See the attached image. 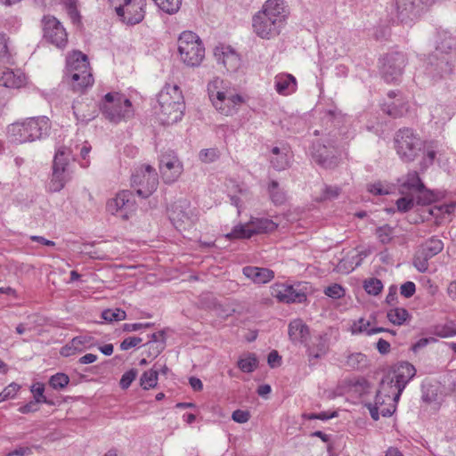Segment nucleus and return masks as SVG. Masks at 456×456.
I'll list each match as a JSON object with an SVG mask.
<instances>
[{
    "instance_id": "obj_1",
    "label": "nucleus",
    "mask_w": 456,
    "mask_h": 456,
    "mask_svg": "<svg viewBox=\"0 0 456 456\" xmlns=\"http://www.w3.org/2000/svg\"><path fill=\"white\" fill-rule=\"evenodd\" d=\"M288 15L283 0H267L252 18L253 31L260 38H273L285 27Z\"/></svg>"
},
{
    "instance_id": "obj_2",
    "label": "nucleus",
    "mask_w": 456,
    "mask_h": 456,
    "mask_svg": "<svg viewBox=\"0 0 456 456\" xmlns=\"http://www.w3.org/2000/svg\"><path fill=\"white\" fill-rule=\"evenodd\" d=\"M208 92L215 109L224 116L236 114L245 102L243 96L228 81L219 77H215L208 84Z\"/></svg>"
},
{
    "instance_id": "obj_3",
    "label": "nucleus",
    "mask_w": 456,
    "mask_h": 456,
    "mask_svg": "<svg viewBox=\"0 0 456 456\" xmlns=\"http://www.w3.org/2000/svg\"><path fill=\"white\" fill-rule=\"evenodd\" d=\"M51 121L46 116L28 118L7 127L8 138L16 143L33 142L48 136Z\"/></svg>"
},
{
    "instance_id": "obj_4",
    "label": "nucleus",
    "mask_w": 456,
    "mask_h": 456,
    "mask_svg": "<svg viewBox=\"0 0 456 456\" xmlns=\"http://www.w3.org/2000/svg\"><path fill=\"white\" fill-rule=\"evenodd\" d=\"M355 130L340 132L339 138L338 133L332 131L325 138L322 139V142H314L311 154L314 160L325 168H331L338 164V150L344 147L347 142L354 138Z\"/></svg>"
},
{
    "instance_id": "obj_5",
    "label": "nucleus",
    "mask_w": 456,
    "mask_h": 456,
    "mask_svg": "<svg viewBox=\"0 0 456 456\" xmlns=\"http://www.w3.org/2000/svg\"><path fill=\"white\" fill-rule=\"evenodd\" d=\"M403 390L397 387L391 374L386 375L380 384L373 403H368V408L371 418L378 420L379 416L390 417L395 411Z\"/></svg>"
},
{
    "instance_id": "obj_6",
    "label": "nucleus",
    "mask_w": 456,
    "mask_h": 456,
    "mask_svg": "<svg viewBox=\"0 0 456 456\" xmlns=\"http://www.w3.org/2000/svg\"><path fill=\"white\" fill-rule=\"evenodd\" d=\"M158 117L161 124L169 126L182 119L185 105L178 86L166 85L158 94Z\"/></svg>"
},
{
    "instance_id": "obj_7",
    "label": "nucleus",
    "mask_w": 456,
    "mask_h": 456,
    "mask_svg": "<svg viewBox=\"0 0 456 456\" xmlns=\"http://www.w3.org/2000/svg\"><path fill=\"white\" fill-rule=\"evenodd\" d=\"M65 78L75 91L91 86L94 82L87 56L81 52H73L67 57Z\"/></svg>"
},
{
    "instance_id": "obj_8",
    "label": "nucleus",
    "mask_w": 456,
    "mask_h": 456,
    "mask_svg": "<svg viewBox=\"0 0 456 456\" xmlns=\"http://www.w3.org/2000/svg\"><path fill=\"white\" fill-rule=\"evenodd\" d=\"M177 48L181 61L188 67H198L205 57V47L198 35L183 31L178 37Z\"/></svg>"
},
{
    "instance_id": "obj_9",
    "label": "nucleus",
    "mask_w": 456,
    "mask_h": 456,
    "mask_svg": "<svg viewBox=\"0 0 456 456\" xmlns=\"http://www.w3.org/2000/svg\"><path fill=\"white\" fill-rule=\"evenodd\" d=\"M100 110L103 116L111 122L118 123L134 116V109L129 99L119 93L105 94Z\"/></svg>"
},
{
    "instance_id": "obj_10",
    "label": "nucleus",
    "mask_w": 456,
    "mask_h": 456,
    "mask_svg": "<svg viewBox=\"0 0 456 456\" xmlns=\"http://www.w3.org/2000/svg\"><path fill=\"white\" fill-rule=\"evenodd\" d=\"M424 141L411 128L399 129L395 135V148L400 159L405 162L413 161L422 151Z\"/></svg>"
},
{
    "instance_id": "obj_11",
    "label": "nucleus",
    "mask_w": 456,
    "mask_h": 456,
    "mask_svg": "<svg viewBox=\"0 0 456 456\" xmlns=\"http://www.w3.org/2000/svg\"><path fill=\"white\" fill-rule=\"evenodd\" d=\"M131 184L136 191L138 196L142 198H148L158 187V174L151 166L142 165L133 173Z\"/></svg>"
},
{
    "instance_id": "obj_12",
    "label": "nucleus",
    "mask_w": 456,
    "mask_h": 456,
    "mask_svg": "<svg viewBox=\"0 0 456 456\" xmlns=\"http://www.w3.org/2000/svg\"><path fill=\"white\" fill-rule=\"evenodd\" d=\"M72 156L73 150L69 147L61 146L56 151L52 180L49 184L50 191H60L69 179L67 167Z\"/></svg>"
},
{
    "instance_id": "obj_13",
    "label": "nucleus",
    "mask_w": 456,
    "mask_h": 456,
    "mask_svg": "<svg viewBox=\"0 0 456 456\" xmlns=\"http://www.w3.org/2000/svg\"><path fill=\"white\" fill-rule=\"evenodd\" d=\"M277 226L271 219L252 217L248 223L234 226L225 236L228 239H249L255 234L273 232Z\"/></svg>"
},
{
    "instance_id": "obj_14",
    "label": "nucleus",
    "mask_w": 456,
    "mask_h": 456,
    "mask_svg": "<svg viewBox=\"0 0 456 456\" xmlns=\"http://www.w3.org/2000/svg\"><path fill=\"white\" fill-rule=\"evenodd\" d=\"M136 209L135 200L130 191H121L106 204V210L124 220L129 219Z\"/></svg>"
},
{
    "instance_id": "obj_15",
    "label": "nucleus",
    "mask_w": 456,
    "mask_h": 456,
    "mask_svg": "<svg viewBox=\"0 0 456 456\" xmlns=\"http://www.w3.org/2000/svg\"><path fill=\"white\" fill-rule=\"evenodd\" d=\"M305 286L301 283L289 285L275 283L271 288V295L281 303H302L306 300Z\"/></svg>"
},
{
    "instance_id": "obj_16",
    "label": "nucleus",
    "mask_w": 456,
    "mask_h": 456,
    "mask_svg": "<svg viewBox=\"0 0 456 456\" xmlns=\"http://www.w3.org/2000/svg\"><path fill=\"white\" fill-rule=\"evenodd\" d=\"M44 38L57 48L63 49L68 44V34L63 25L53 16L42 20Z\"/></svg>"
},
{
    "instance_id": "obj_17",
    "label": "nucleus",
    "mask_w": 456,
    "mask_h": 456,
    "mask_svg": "<svg viewBox=\"0 0 456 456\" xmlns=\"http://www.w3.org/2000/svg\"><path fill=\"white\" fill-rule=\"evenodd\" d=\"M444 248V242L436 236H433L421 244L417 251L413 265L420 273L428 269V260L439 254Z\"/></svg>"
},
{
    "instance_id": "obj_18",
    "label": "nucleus",
    "mask_w": 456,
    "mask_h": 456,
    "mask_svg": "<svg viewBox=\"0 0 456 456\" xmlns=\"http://www.w3.org/2000/svg\"><path fill=\"white\" fill-rule=\"evenodd\" d=\"M146 0L126 1L115 10L120 20L126 25L140 23L145 16Z\"/></svg>"
},
{
    "instance_id": "obj_19",
    "label": "nucleus",
    "mask_w": 456,
    "mask_h": 456,
    "mask_svg": "<svg viewBox=\"0 0 456 456\" xmlns=\"http://www.w3.org/2000/svg\"><path fill=\"white\" fill-rule=\"evenodd\" d=\"M406 63L405 55L402 53L387 54L382 61L381 74L387 83L399 81Z\"/></svg>"
},
{
    "instance_id": "obj_20",
    "label": "nucleus",
    "mask_w": 456,
    "mask_h": 456,
    "mask_svg": "<svg viewBox=\"0 0 456 456\" xmlns=\"http://www.w3.org/2000/svg\"><path fill=\"white\" fill-rule=\"evenodd\" d=\"M171 223L177 230L185 229L193 223L194 216L187 200H178L167 210Z\"/></svg>"
},
{
    "instance_id": "obj_21",
    "label": "nucleus",
    "mask_w": 456,
    "mask_h": 456,
    "mask_svg": "<svg viewBox=\"0 0 456 456\" xmlns=\"http://www.w3.org/2000/svg\"><path fill=\"white\" fill-rule=\"evenodd\" d=\"M159 169L166 183L175 182L183 171V163L173 154L163 155L160 159Z\"/></svg>"
},
{
    "instance_id": "obj_22",
    "label": "nucleus",
    "mask_w": 456,
    "mask_h": 456,
    "mask_svg": "<svg viewBox=\"0 0 456 456\" xmlns=\"http://www.w3.org/2000/svg\"><path fill=\"white\" fill-rule=\"evenodd\" d=\"M455 46V40L446 35L444 39L437 45L434 53V57L437 59V62L435 65L436 69H438L441 74H449L452 72L450 60L447 55Z\"/></svg>"
},
{
    "instance_id": "obj_23",
    "label": "nucleus",
    "mask_w": 456,
    "mask_h": 456,
    "mask_svg": "<svg viewBox=\"0 0 456 456\" xmlns=\"http://www.w3.org/2000/svg\"><path fill=\"white\" fill-rule=\"evenodd\" d=\"M214 56L216 61L231 72L236 71L241 63L240 55L230 45H220L215 47Z\"/></svg>"
},
{
    "instance_id": "obj_24",
    "label": "nucleus",
    "mask_w": 456,
    "mask_h": 456,
    "mask_svg": "<svg viewBox=\"0 0 456 456\" xmlns=\"http://www.w3.org/2000/svg\"><path fill=\"white\" fill-rule=\"evenodd\" d=\"M97 346L98 342L95 338L86 334L79 335L73 338L67 346L62 347L61 354L64 356H69L76 352L81 353Z\"/></svg>"
},
{
    "instance_id": "obj_25",
    "label": "nucleus",
    "mask_w": 456,
    "mask_h": 456,
    "mask_svg": "<svg viewBox=\"0 0 456 456\" xmlns=\"http://www.w3.org/2000/svg\"><path fill=\"white\" fill-rule=\"evenodd\" d=\"M73 113L77 121L82 123H87L97 116L98 108L97 105L93 102H75L73 106Z\"/></svg>"
},
{
    "instance_id": "obj_26",
    "label": "nucleus",
    "mask_w": 456,
    "mask_h": 456,
    "mask_svg": "<svg viewBox=\"0 0 456 456\" xmlns=\"http://www.w3.org/2000/svg\"><path fill=\"white\" fill-rule=\"evenodd\" d=\"M399 191L401 194L419 196L422 193L424 186L417 172L408 173L405 177L399 180Z\"/></svg>"
},
{
    "instance_id": "obj_27",
    "label": "nucleus",
    "mask_w": 456,
    "mask_h": 456,
    "mask_svg": "<svg viewBox=\"0 0 456 456\" xmlns=\"http://www.w3.org/2000/svg\"><path fill=\"white\" fill-rule=\"evenodd\" d=\"M415 367L410 362H403L395 367L391 377L394 378V381L397 385V387L403 390L407 383L415 376Z\"/></svg>"
},
{
    "instance_id": "obj_28",
    "label": "nucleus",
    "mask_w": 456,
    "mask_h": 456,
    "mask_svg": "<svg viewBox=\"0 0 456 456\" xmlns=\"http://www.w3.org/2000/svg\"><path fill=\"white\" fill-rule=\"evenodd\" d=\"M274 88L281 95H289L297 90L296 77L288 73H280L274 77Z\"/></svg>"
},
{
    "instance_id": "obj_29",
    "label": "nucleus",
    "mask_w": 456,
    "mask_h": 456,
    "mask_svg": "<svg viewBox=\"0 0 456 456\" xmlns=\"http://www.w3.org/2000/svg\"><path fill=\"white\" fill-rule=\"evenodd\" d=\"M290 151L285 144L278 147L275 146L272 149V155L270 161L272 166L277 170H284L289 166Z\"/></svg>"
},
{
    "instance_id": "obj_30",
    "label": "nucleus",
    "mask_w": 456,
    "mask_h": 456,
    "mask_svg": "<svg viewBox=\"0 0 456 456\" xmlns=\"http://www.w3.org/2000/svg\"><path fill=\"white\" fill-rule=\"evenodd\" d=\"M26 83V77L20 70L5 69L0 74V86L6 88H20Z\"/></svg>"
},
{
    "instance_id": "obj_31",
    "label": "nucleus",
    "mask_w": 456,
    "mask_h": 456,
    "mask_svg": "<svg viewBox=\"0 0 456 456\" xmlns=\"http://www.w3.org/2000/svg\"><path fill=\"white\" fill-rule=\"evenodd\" d=\"M243 274L257 284L267 283L274 277V273L267 268L257 266H246L242 269Z\"/></svg>"
},
{
    "instance_id": "obj_32",
    "label": "nucleus",
    "mask_w": 456,
    "mask_h": 456,
    "mask_svg": "<svg viewBox=\"0 0 456 456\" xmlns=\"http://www.w3.org/2000/svg\"><path fill=\"white\" fill-rule=\"evenodd\" d=\"M398 18L402 22L412 20L419 15L415 0H395Z\"/></svg>"
},
{
    "instance_id": "obj_33",
    "label": "nucleus",
    "mask_w": 456,
    "mask_h": 456,
    "mask_svg": "<svg viewBox=\"0 0 456 456\" xmlns=\"http://www.w3.org/2000/svg\"><path fill=\"white\" fill-rule=\"evenodd\" d=\"M289 336L293 342L302 343L306 346L309 329L303 321L299 319L294 320L289 325Z\"/></svg>"
},
{
    "instance_id": "obj_34",
    "label": "nucleus",
    "mask_w": 456,
    "mask_h": 456,
    "mask_svg": "<svg viewBox=\"0 0 456 456\" xmlns=\"http://www.w3.org/2000/svg\"><path fill=\"white\" fill-rule=\"evenodd\" d=\"M309 357L318 359L328 351V338L325 334L314 336L310 344H306Z\"/></svg>"
},
{
    "instance_id": "obj_35",
    "label": "nucleus",
    "mask_w": 456,
    "mask_h": 456,
    "mask_svg": "<svg viewBox=\"0 0 456 456\" xmlns=\"http://www.w3.org/2000/svg\"><path fill=\"white\" fill-rule=\"evenodd\" d=\"M385 330L383 328H370V322L363 318H360L351 326L352 334L365 333L366 335H372Z\"/></svg>"
},
{
    "instance_id": "obj_36",
    "label": "nucleus",
    "mask_w": 456,
    "mask_h": 456,
    "mask_svg": "<svg viewBox=\"0 0 456 456\" xmlns=\"http://www.w3.org/2000/svg\"><path fill=\"white\" fill-rule=\"evenodd\" d=\"M404 196L396 200L397 209L400 212H407L411 209L415 204H427L428 201L421 200L420 196L403 194Z\"/></svg>"
},
{
    "instance_id": "obj_37",
    "label": "nucleus",
    "mask_w": 456,
    "mask_h": 456,
    "mask_svg": "<svg viewBox=\"0 0 456 456\" xmlns=\"http://www.w3.org/2000/svg\"><path fill=\"white\" fill-rule=\"evenodd\" d=\"M387 317L390 322L400 326L403 325L410 318V314L406 309L403 307H395L387 312Z\"/></svg>"
},
{
    "instance_id": "obj_38",
    "label": "nucleus",
    "mask_w": 456,
    "mask_h": 456,
    "mask_svg": "<svg viewBox=\"0 0 456 456\" xmlns=\"http://www.w3.org/2000/svg\"><path fill=\"white\" fill-rule=\"evenodd\" d=\"M346 365L354 370H363L368 367L369 361L365 354L362 353H354L348 355Z\"/></svg>"
},
{
    "instance_id": "obj_39",
    "label": "nucleus",
    "mask_w": 456,
    "mask_h": 456,
    "mask_svg": "<svg viewBox=\"0 0 456 456\" xmlns=\"http://www.w3.org/2000/svg\"><path fill=\"white\" fill-rule=\"evenodd\" d=\"M258 362L254 354H248L238 361V367L246 373L253 372L257 367Z\"/></svg>"
},
{
    "instance_id": "obj_40",
    "label": "nucleus",
    "mask_w": 456,
    "mask_h": 456,
    "mask_svg": "<svg viewBox=\"0 0 456 456\" xmlns=\"http://www.w3.org/2000/svg\"><path fill=\"white\" fill-rule=\"evenodd\" d=\"M268 191L272 201L276 205H281L286 201V193L280 188L276 181H271Z\"/></svg>"
},
{
    "instance_id": "obj_41",
    "label": "nucleus",
    "mask_w": 456,
    "mask_h": 456,
    "mask_svg": "<svg viewBox=\"0 0 456 456\" xmlns=\"http://www.w3.org/2000/svg\"><path fill=\"white\" fill-rule=\"evenodd\" d=\"M158 369H151L144 371L140 379L141 386L143 389H150L154 387L158 383Z\"/></svg>"
},
{
    "instance_id": "obj_42",
    "label": "nucleus",
    "mask_w": 456,
    "mask_h": 456,
    "mask_svg": "<svg viewBox=\"0 0 456 456\" xmlns=\"http://www.w3.org/2000/svg\"><path fill=\"white\" fill-rule=\"evenodd\" d=\"M156 5L168 14L178 12L181 7L182 0H152Z\"/></svg>"
},
{
    "instance_id": "obj_43",
    "label": "nucleus",
    "mask_w": 456,
    "mask_h": 456,
    "mask_svg": "<svg viewBox=\"0 0 456 456\" xmlns=\"http://www.w3.org/2000/svg\"><path fill=\"white\" fill-rule=\"evenodd\" d=\"M30 392L33 395L34 401L38 403L53 404V403L47 400L45 393V385L41 382H36L30 387Z\"/></svg>"
},
{
    "instance_id": "obj_44",
    "label": "nucleus",
    "mask_w": 456,
    "mask_h": 456,
    "mask_svg": "<svg viewBox=\"0 0 456 456\" xmlns=\"http://www.w3.org/2000/svg\"><path fill=\"white\" fill-rule=\"evenodd\" d=\"M103 320L109 322L123 321L126 318V314L124 310L119 308L115 309H105L102 313Z\"/></svg>"
},
{
    "instance_id": "obj_45",
    "label": "nucleus",
    "mask_w": 456,
    "mask_h": 456,
    "mask_svg": "<svg viewBox=\"0 0 456 456\" xmlns=\"http://www.w3.org/2000/svg\"><path fill=\"white\" fill-rule=\"evenodd\" d=\"M363 288L368 294L376 296L381 292L383 284L380 280L370 278L364 281Z\"/></svg>"
},
{
    "instance_id": "obj_46",
    "label": "nucleus",
    "mask_w": 456,
    "mask_h": 456,
    "mask_svg": "<svg viewBox=\"0 0 456 456\" xmlns=\"http://www.w3.org/2000/svg\"><path fill=\"white\" fill-rule=\"evenodd\" d=\"M69 382V378L64 373H56L49 379L50 386L54 389H62Z\"/></svg>"
},
{
    "instance_id": "obj_47",
    "label": "nucleus",
    "mask_w": 456,
    "mask_h": 456,
    "mask_svg": "<svg viewBox=\"0 0 456 456\" xmlns=\"http://www.w3.org/2000/svg\"><path fill=\"white\" fill-rule=\"evenodd\" d=\"M219 151L216 148L203 149L199 153V159L204 163H212L218 159Z\"/></svg>"
},
{
    "instance_id": "obj_48",
    "label": "nucleus",
    "mask_w": 456,
    "mask_h": 456,
    "mask_svg": "<svg viewBox=\"0 0 456 456\" xmlns=\"http://www.w3.org/2000/svg\"><path fill=\"white\" fill-rule=\"evenodd\" d=\"M368 191L373 195H386L392 192V187L381 182H376L368 185Z\"/></svg>"
},
{
    "instance_id": "obj_49",
    "label": "nucleus",
    "mask_w": 456,
    "mask_h": 456,
    "mask_svg": "<svg viewBox=\"0 0 456 456\" xmlns=\"http://www.w3.org/2000/svg\"><path fill=\"white\" fill-rule=\"evenodd\" d=\"M393 233H394L393 228L390 227L389 225L380 226L376 230V234H377L379 240L383 244H387L392 240Z\"/></svg>"
},
{
    "instance_id": "obj_50",
    "label": "nucleus",
    "mask_w": 456,
    "mask_h": 456,
    "mask_svg": "<svg viewBox=\"0 0 456 456\" xmlns=\"http://www.w3.org/2000/svg\"><path fill=\"white\" fill-rule=\"evenodd\" d=\"M138 371L135 369H131L127 371H126L119 381L120 387L122 389H127L132 382L137 377Z\"/></svg>"
},
{
    "instance_id": "obj_51",
    "label": "nucleus",
    "mask_w": 456,
    "mask_h": 456,
    "mask_svg": "<svg viewBox=\"0 0 456 456\" xmlns=\"http://www.w3.org/2000/svg\"><path fill=\"white\" fill-rule=\"evenodd\" d=\"M248 192L247 190L240 189L238 195H232L230 197L231 202L238 209V214L240 215L242 208V202L244 200L248 199Z\"/></svg>"
},
{
    "instance_id": "obj_52",
    "label": "nucleus",
    "mask_w": 456,
    "mask_h": 456,
    "mask_svg": "<svg viewBox=\"0 0 456 456\" xmlns=\"http://www.w3.org/2000/svg\"><path fill=\"white\" fill-rule=\"evenodd\" d=\"M324 293L330 297L338 299L344 297L345 289L341 285L335 283L327 287L324 290Z\"/></svg>"
},
{
    "instance_id": "obj_53",
    "label": "nucleus",
    "mask_w": 456,
    "mask_h": 456,
    "mask_svg": "<svg viewBox=\"0 0 456 456\" xmlns=\"http://www.w3.org/2000/svg\"><path fill=\"white\" fill-rule=\"evenodd\" d=\"M360 265V261L357 260L356 262L348 261L347 259L344 258L342 259L338 266L337 270L339 273H348L354 270V268Z\"/></svg>"
},
{
    "instance_id": "obj_54",
    "label": "nucleus",
    "mask_w": 456,
    "mask_h": 456,
    "mask_svg": "<svg viewBox=\"0 0 456 456\" xmlns=\"http://www.w3.org/2000/svg\"><path fill=\"white\" fill-rule=\"evenodd\" d=\"M340 190L337 186H325L319 200H332L339 195Z\"/></svg>"
},
{
    "instance_id": "obj_55",
    "label": "nucleus",
    "mask_w": 456,
    "mask_h": 456,
    "mask_svg": "<svg viewBox=\"0 0 456 456\" xmlns=\"http://www.w3.org/2000/svg\"><path fill=\"white\" fill-rule=\"evenodd\" d=\"M434 334L440 338H451L456 335V329L446 325L436 327Z\"/></svg>"
},
{
    "instance_id": "obj_56",
    "label": "nucleus",
    "mask_w": 456,
    "mask_h": 456,
    "mask_svg": "<svg viewBox=\"0 0 456 456\" xmlns=\"http://www.w3.org/2000/svg\"><path fill=\"white\" fill-rule=\"evenodd\" d=\"M416 291V285L412 281H406L400 287V294L405 298L411 297Z\"/></svg>"
},
{
    "instance_id": "obj_57",
    "label": "nucleus",
    "mask_w": 456,
    "mask_h": 456,
    "mask_svg": "<svg viewBox=\"0 0 456 456\" xmlns=\"http://www.w3.org/2000/svg\"><path fill=\"white\" fill-rule=\"evenodd\" d=\"M142 341V339L138 337L126 338L120 343V349L126 351L132 347L137 346Z\"/></svg>"
},
{
    "instance_id": "obj_58",
    "label": "nucleus",
    "mask_w": 456,
    "mask_h": 456,
    "mask_svg": "<svg viewBox=\"0 0 456 456\" xmlns=\"http://www.w3.org/2000/svg\"><path fill=\"white\" fill-rule=\"evenodd\" d=\"M20 388V386L19 384L12 382V383L9 384L7 387H5L3 389L2 393L4 395L5 398L8 400V399H12V398L15 397V395H17Z\"/></svg>"
},
{
    "instance_id": "obj_59",
    "label": "nucleus",
    "mask_w": 456,
    "mask_h": 456,
    "mask_svg": "<svg viewBox=\"0 0 456 456\" xmlns=\"http://www.w3.org/2000/svg\"><path fill=\"white\" fill-rule=\"evenodd\" d=\"M250 414L247 411L236 410L232 412V419L237 423H246L248 421Z\"/></svg>"
},
{
    "instance_id": "obj_60",
    "label": "nucleus",
    "mask_w": 456,
    "mask_h": 456,
    "mask_svg": "<svg viewBox=\"0 0 456 456\" xmlns=\"http://www.w3.org/2000/svg\"><path fill=\"white\" fill-rule=\"evenodd\" d=\"M404 111H406V108L403 105H401L399 107L395 102H392L391 104H389L388 109L387 110V114L394 118L402 116Z\"/></svg>"
},
{
    "instance_id": "obj_61",
    "label": "nucleus",
    "mask_w": 456,
    "mask_h": 456,
    "mask_svg": "<svg viewBox=\"0 0 456 456\" xmlns=\"http://www.w3.org/2000/svg\"><path fill=\"white\" fill-rule=\"evenodd\" d=\"M149 342L145 345L148 348H151L154 345H158L161 341L165 343V336L163 331H159L158 333H152L150 337Z\"/></svg>"
},
{
    "instance_id": "obj_62",
    "label": "nucleus",
    "mask_w": 456,
    "mask_h": 456,
    "mask_svg": "<svg viewBox=\"0 0 456 456\" xmlns=\"http://www.w3.org/2000/svg\"><path fill=\"white\" fill-rule=\"evenodd\" d=\"M8 56V37L4 33H0V58Z\"/></svg>"
},
{
    "instance_id": "obj_63",
    "label": "nucleus",
    "mask_w": 456,
    "mask_h": 456,
    "mask_svg": "<svg viewBox=\"0 0 456 456\" xmlns=\"http://www.w3.org/2000/svg\"><path fill=\"white\" fill-rule=\"evenodd\" d=\"M37 404H38V403H37L33 400L24 405H21L18 409V411L22 414L35 412V411H38Z\"/></svg>"
},
{
    "instance_id": "obj_64",
    "label": "nucleus",
    "mask_w": 456,
    "mask_h": 456,
    "mask_svg": "<svg viewBox=\"0 0 456 456\" xmlns=\"http://www.w3.org/2000/svg\"><path fill=\"white\" fill-rule=\"evenodd\" d=\"M435 342H436V338H435L433 337L420 338L412 346V350L416 352V351L425 347L428 344L435 343Z\"/></svg>"
}]
</instances>
